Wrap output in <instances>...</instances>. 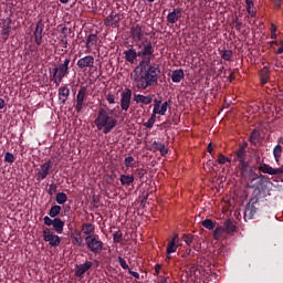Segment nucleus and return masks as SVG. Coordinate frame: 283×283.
<instances>
[{
	"label": "nucleus",
	"mask_w": 283,
	"mask_h": 283,
	"mask_svg": "<svg viewBox=\"0 0 283 283\" xmlns=\"http://www.w3.org/2000/svg\"><path fill=\"white\" fill-rule=\"evenodd\" d=\"M134 163H136V160L132 156H128L124 159L125 167H134Z\"/></svg>",
	"instance_id": "nucleus-41"
},
{
	"label": "nucleus",
	"mask_w": 283,
	"mask_h": 283,
	"mask_svg": "<svg viewBox=\"0 0 283 283\" xmlns=\"http://www.w3.org/2000/svg\"><path fill=\"white\" fill-rule=\"evenodd\" d=\"M235 28H237V30H241L242 29V22L240 21V20H235Z\"/></svg>",
	"instance_id": "nucleus-58"
},
{
	"label": "nucleus",
	"mask_w": 283,
	"mask_h": 283,
	"mask_svg": "<svg viewBox=\"0 0 283 283\" xmlns=\"http://www.w3.org/2000/svg\"><path fill=\"white\" fill-rule=\"evenodd\" d=\"M106 101L109 103V105H114L116 103L115 97L113 94H107L106 95Z\"/></svg>",
	"instance_id": "nucleus-51"
},
{
	"label": "nucleus",
	"mask_w": 283,
	"mask_h": 283,
	"mask_svg": "<svg viewBox=\"0 0 283 283\" xmlns=\"http://www.w3.org/2000/svg\"><path fill=\"white\" fill-rule=\"evenodd\" d=\"M182 17V9L175 8L170 13L167 15V22L168 23H176L178 19Z\"/></svg>",
	"instance_id": "nucleus-17"
},
{
	"label": "nucleus",
	"mask_w": 283,
	"mask_h": 283,
	"mask_svg": "<svg viewBox=\"0 0 283 283\" xmlns=\"http://www.w3.org/2000/svg\"><path fill=\"white\" fill-rule=\"evenodd\" d=\"M44 224L46 227H52L54 224V220H52L50 217H44Z\"/></svg>",
	"instance_id": "nucleus-52"
},
{
	"label": "nucleus",
	"mask_w": 283,
	"mask_h": 283,
	"mask_svg": "<svg viewBox=\"0 0 283 283\" xmlns=\"http://www.w3.org/2000/svg\"><path fill=\"white\" fill-rule=\"evenodd\" d=\"M53 229L56 233H63V228L65 227V222L61 220V218L53 219Z\"/></svg>",
	"instance_id": "nucleus-24"
},
{
	"label": "nucleus",
	"mask_w": 283,
	"mask_h": 283,
	"mask_svg": "<svg viewBox=\"0 0 283 283\" xmlns=\"http://www.w3.org/2000/svg\"><path fill=\"white\" fill-rule=\"evenodd\" d=\"M67 32H69L67 27H63L61 30L60 39H67Z\"/></svg>",
	"instance_id": "nucleus-49"
},
{
	"label": "nucleus",
	"mask_w": 283,
	"mask_h": 283,
	"mask_svg": "<svg viewBox=\"0 0 283 283\" xmlns=\"http://www.w3.org/2000/svg\"><path fill=\"white\" fill-rule=\"evenodd\" d=\"M224 160H226V156L220 154L219 158L217 159V163H219V165H224Z\"/></svg>",
	"instance_id": "nucleus-54"
},
{
	"label": "nucleus",
	"mask_w": 283,
	"mask_h": 283,
	"mask_svg": "<svg viewBox=\"0 0 283 283\" xmlns=\"http://www.w3.org/2000/svg\"><path fill=\"white\" fill-rule=\"evenodd\" d=\"M151 101H154V97L151 95H140V94H135L134 95V102L137 104L142 105H150Z\"/></svg>",
	"instance_id": "nucleus-20"
},
{
	"label": "nucleus",
	"mask_w": 283,
	"mask_h": 283,
	"mask_svg": "<svg viewBox=\"0 0 283 283\" xmlns=\"http://www.w3.org/2000/svg\"><path fill=\"white\" fill-rule=\"evenodd\" d=\"M130 36L133 41L138 45V43H140V41H143L145 38V27L140 24H134L130 28Z\"/></svg>",
	"instance_id": "nucleus-9"
},
{
	"label": "nucleus",
	"mask_w": 283,
	"mask_h": 283,
	"mask_svg": "<svg viewBox=\"0 0 283 283\" xmlns=\"http://www.w3.org/2000/svg\"><path fill=\"white\" fill-rule=\"evenodd\" d=\"M96 228L94 227V223H83L82 231L84 235H94V231Z\"/></svg>",
	"instance_id": "nucleus-25"
},
{
	"label": "nucleus",
	"mask_w": 283,
	"mask_h": 283,
	"mask_svg": "<svg viewBox=\"0 0 283 283\" xmlns=\"http://www.w3.org/2000/svg\"><path fill=\"white\" fill-rule=\"evenodd\" d=\"M124 56L127 63H136V60L138 59V52L136 51V49L130 48L124 51Z\"/></svg>",
	"instance_id": "nucleus-18"
},
{
	"label": "nucleus",
	"mask_w": 283,
	"mask_h": 283,
	"mask_svg": "<svg viewBox=\"0 0 283 283\" xmlns=\"http://www.w3.org/2000/svg\"><path fill=\"white\" fill-rule=\"evenodd\" d=\"M129 275H133V277H135L136 280L140 279V274H138V272H134L132 270L128 271Z\"/></svg>",
	"instance_id": "nucleus-55"
},
{
	"label": "nucleus",
	"mask_w": 283,
	"mask_h": 283,
	"mask_svg": "<svg viewBox=\"0 0 283 283\" xmlns=\"http://www.w3.org/2000/svg\"><path fill=\"white\" fill-rule=\"evenodd\" d=\"M185 78V71L182 69H178L172 71L171 73V81L172 83H180Z\"/></svg>",
	"instance_id": "nucleus-23"
},
{
	"label": "nucleus",
	"mask_w": 283,
	"mask_h": 283,
	"mask_svg": "<svg viewBox=\"0 0 283 283\" xmlns=\"http://www.w3.org/2000/svg\"><path fill=\"white\" fill-rule=\"evenodd\" d=\"M120 23V14L112 12L105 20L104 24L108 28H118Z\"/></svg>",
	"instance_id": "nucleus-14"
},
{
	"label": "nucleus",
	"mask_w": 283,
	"mask_h": 283,
	"mask_svg": "<svg viewBox=\"0 0 283 283\" xmlns=\"http://www.w3.org/2000/svg\"><path fill=\"white\" fill-rule=\"evenodd\" d=\"M85 244L91 253L98 254L103 251V241H101V238L98 234H91L85 238Z\"/></svg>",
	"instance_id": "nucleus-6"
},
{
	"label": "nucleus",
	"mask_w": 283,
	"mask_h": 283,
	"mask_svg": "<svg viewBox=\"0 0 283 283\" xmlns=\"http://www.w3.org/2000/svg\"><path fill=\"white\" fill-rule=\"evenodd\" d=\"M61 213V206H52L49 212L50 218H56Z\"/></svg>",
	"instance_id": "nucleus-35"
},
{
	"label": "nucleus",
	"mask_w": 283,
	"mask_h": 283,
	"mask_svg": "<svg viewBox=\"0 0 283 283\" xmlns=\"http://www.w3.org/2000/svg\"><path fill=\"white\" fill-rule=\"evenodd\" d=\"M136 174H137V178L143 180V178H145V175H147V170H145V169H137Z\"/></svg>",
	"instance_id": "nucleus-48"
},
{
	"label": "nucleus",
	"mask_w": 283,
	"mask_h": 283,
	"mask_svg": "<svg viewBox=\"0 0 283 283\" xmlns=\"http://www.w3.org/2000/svg\"><path fill=\"white\" fill-rule=\"evenodd\" d=\"M70 97V88L67 86H61L59 88V101L62 105H65L67 98Z\"/></svg>",
	"instance_id": "nucleus-21"
},
{
	"label": "nucleus",
	"mask_w": 283,
	"mask_h": 283,
	"mask_svg": "<svg viewBox=\"0 0 283 283\" xmlns=\"http://www.w3.org/2000/svg\"><path fill=\"white\" fill-rule=\"evenodd\" d=\"M167 280L168 279L166 276H163V275L157 276V282L158 283H169Z\"/></svg>",
	"instance_id": "nucleus-53"
},
{
	"label": "nucleus",
	"mask_w": 283,
	"mask_h": 283,
	"mask_svg": "<svg viewBox=\"0 0 283 283\" xmlns=\"http://www.w3.org/2000/svg\"><path fill=\"white\" fill-rule=\"evenodd\" d=\"M52 167H53L52 160H48L44 164H42L38 171L36 180L39 181L45 180V178H48V176L52 174Z\"/></svg>",
	"instance_id": "nucleus-10"
},
{
	"label": "nucleus",
	"mask_w": 283,
	"mask_h": 283,
	"mask_svg": "<svg viewBox=\"0 0 283 283\" xmlns=\"http://www.w3.org/2000/svg\"><path fill=\"white\" fill-rule=\"evenodd\" d=\"M237 160L239 163L241 175L247 184L255 182L259 178H262V175L258 176V174L251 169V166H249V161H247V150H244V148H239L237 150Z\"/></svg>",
	"instance_id": "nucleus-4"
},
{
	"label": "nucleus",
	"mask_w": 283,
	"mask_h": 283,
	"mask_svg": "<svg viewBox=\"0 0 283 283\" xmlns=\"http://www.w3.org/2000/svg\"><path fill=\"white\" fill-rule=\"evenodd\" d=\"M118 262H119V265L122 266V269H129V265L127 264V261H125V259H123V256H118Z\"/></svg>",
	"instance_id": "nucleus-46"
},
{
	"label": "nucleus",
	"mask_w": 283,
	"mask_h": 283,
	"mask_svg": "<svg viewBox=\"0 0 283 283\" xmlns=\"http://www.w3.org/2000/svg\"><path fill=\"white\" fill-rule=\"evenodd\" d=\"M233 57V51L231 50H224L222 51L221 59L224 61H230Z\"/></svg>",
	"instance_id": "nucleus-38"
},
{
	"label": "nucleus",
	"mask_w": 283,
	"mask_h": 283,
	"mask_svg": "<svg viewBox=\"0 0 283 283\" xmlns=\"http://www.w3.org/2000/svg\"><path fill=\"white\" fill-rule=\"evenodd\" d=\"M167 107H169V102H164L160 106V104L154 105V114H159V116H165L167 114Z\"/></svg>",
	"instance_id": "nucleus-22"
},
{
	"label": "nucleus",
	"mask_w": 283,
	"mask_h": 283,
	"mask_svg": "<svg viewBox=\"0 0 283 283\" xmlns=\"http://www.w3.org/2000/svg\"><path fill=\"white\" fill-rule=\"evenodd\" d=\"M113 241L115 242V244H119V242H123V232L120 230L113 233Z\"/></svg>",
	"instance_id": "nucleus-37"
},
{
	"label": "nucleus",
	"mask_w": 283,
	"mask_h": 283,
	"mask_svg": "<svg viewBox=\"0 0 283 283\" xmlns=\"http://www.w3.org/2000/svg\"><path fill=\"white\" fill-rule=\"evenodd\" d=\"M56 189H59L56 184H51L48 190L49 196H54V193H56Z\"/></svg>",
	"instance_id": "nucleus-44"
},
{
	"label": "nucleus",
	"mask_w": 283,
	"mask_h": 283,
	"mask_svg": "<svg viewBox=\"0 0 283 283\" xmlns=\"http://www.w3.org/2000/svg\"><path fill=\"white\" fill-rule=\"evenodd\" d=\"M60 43L62 44V48L67 50V39H60Z\"/></svg>",
	"instance_id": "nucleus-56"
},
{
	"label": "nucleus",
	"mask_w": 283,
	"mask_h": 283,
	"mask_svg": "<svg viewBox=\"0 0 283 283\" xmlns=\"http://www.w3.org/2000/svg\"><path fill=\"white\" fill-rule=\"evenodd\" d=\"M77 67L83 71L87 70V67H94V56L85 55L84 57L80 59L77 61Z\"/></svg>",
	"instance_id": "nucleus-13"
},
{
	"label": "nucleus",
	"mask_w": 283,
	"mask_h": 283,
	"mask_svg": "<svg viewBox=\"0 0 283 283\" xmlns=\"http://www.w3.org/2000/svg\"><path fill=\"white\" fill-rule=\"evenodd\" d=\"M112 114H114V111L99 108L97 113V117L95 119V125L98 129V132H103V134H109L116 125H118V120L114 117H112Z\"/></svg>",
	"instance_id": "nucleus-3"
},
{
	"label": "nucleus",
	"mask_w": 283,
	"mask_h": 283,
	"mask_svg": "<svg viewBox=\"0 0 283 283\" xmlns=\"http://www.w3.org/2000/svg\"><path fill=\"white\" fill-rule=\"evenodd\" d=\"M177 249H178V245H176L175 241H170L168 243V247H167V255H168V258H171L169 255H171V253H176Z\"/></svg>",
	"instance_id": "nucleus-34"
},
{
	"label": "nucleus",
	"mask_w": 283,
	"mask_h": 283,
	"mask_svg": "<svg viewBox=\"0 0 283 283\" xmlns=\"http://www.w3.org/2000/svg\"><path fill=\"white\" fill-rule=\"evenodd\" d=\"M45 29V24L43 23V19H40L36 22V27L34 30V42L35 45H41V43H43V30Z\"/></svg>",
	"instance_id": "nucleus-11"
},
{
	"label": "nucleus",
	"mask_w": 283,
	"mask_h": 283,
	"mask_svg": "<svg viewBox=\"0 0 283 283\" xmlns=\"http://www.w3.org/2000/svg\"><path fill=\"white\" fill-rule=\"evenodd\" d=\"M249 189H254L252 198L247 203L244 211V220H253L255 213H258V208L255 206L262 198H266V191L269 190V185H273L269 176L261 175L258 181H248Z\"/></svg>",
	"instance_id": "nucleus-2"
},
{
	"label": "nucleus",
	"mask_w": 283,
	"mask_h": 283,
	"mask_svg": "<svg viewBox=\"0 0 283 283\" xmlns=\"http://www.w3.org/2000/svg\"><path fill=\"white\" fill-rule=\"evenodd\" d=\"M281 6H282V0H274V8H276V10H279Z\"/></svg>",
	"instance_id": "nucleus-57"
},
{
	"label": "nucleus",
	"mask_w": 283,
	"mask_h": 283,
	"mask_svg": "<svg viewBox=\"0 0 283 283\" xmlns=\"http://www.w3.org/2000/svg\"><path fill=\"white\" fill-rule=\"evenodd\" d=\"M137 48L139 50L137 53L142 61L135 69V75H132V81L137 90H147V87L158 85L160 65L151 64V56H154V45L151 42H139Z\"/></svg>",
	"instance_id": "nucleus-1"
},
{
	"label": "nucleus",
	"mask_w": 283,
	"mask_h": 283,
	"mask_svg": "<svg viewBox=\"0 0 283 283\" xmlns=\"http://www.w3.org/2000/svg\"><path fill=\"white\" fill-rule=\"evenodd\" d=\"M226 233L227 232H226L223 226L217 227L213 231V240H222L224 238Z\"/></svg>",
	"instance_id": "nucleus-26"
},
{
	"label": "nucleus",
	"mask_w": 283,
	"mask_h": 283,
	"mask_svg": "<svg viewBox=\"0 0 283 283\" xmlns=\"http://www.w3.org/2000/svg\"><path fill=\"white\" fill-rule=\"evenodd\" d=\"M71 239L75 247H85V243H83V237H81V234L76 235V234L72 233Z\"/></svg>",
	"instance_id": "nucleus-30"
},
{
	"label": "nucleus",
	"mask_w": 283,
	"mask_h": 283,
	"mask_svg": "<svg viewBox=\"0 0 283 283\" xmlns=\"http://www.w3.org/2000/svg\"><path fill=\"white\" fill-rule=\"evenodd\" d=\"M280 174H283V166L280 168H272V176H280Z\"/></svg>",
	"instance_id": "nucleus-50"
},
{
	"label": "nucleus",
	"mask_w": 283,
	"mask_h": 283,
	"mask_svg": "<svg viewBox=\"0 0 283 283\" xmlns=\"http://www.w3.org/2000/svg\"><path fill=\"white\" fill-rule=\"evenodd\" d=\"M4 163H14V155H12V153H6L4 154Z\"/></svg>",
	"instance_id": "nucleus-43"
},
{
	"label": "nucleus",
	"mask_w": 283,
	"mask_h": 283,
	"mask_svg": "<svg viewBox=\"0 0 283 283\" xmlns=\"http://www.w3.org/2000/svg\"><path fill=\"white\" fill-rule=\"evenodd\" d=\"M276 54H283V46L277 49Z\"/></svg>",
	"instance_id": "nucleus-64"
},
{
	"label": "nucleus",
	"mask_w": 283,
	"mask_h": 283,
	"mask_svg": "<svg viewBox=\"0 0 283 283\" xmlns=\"http://www.w3.org/2000/svg\"><path fill=\"white\" fill-rule=\"evenodd\" d=\"M256 140H258V132L253 130V132L251 133V136H250V143H251L252 145H255Z\"/></svg>",
	"instance_id": "nucleus-47"
},
{
	"label": "nucleus",
	"mask_w": 283,
	"mask_h": 283,
	"mask_svg": "<svg viewBox=\"0 0 283 283\" xmlns=\"http://www.w3.org/2000/svg\"><path fill=\"white\" fill-rule=\"evenodd\" d=\"M261 83L262 85H266V83H269V73L266 72L261 73Z\"/></svg>",
	"instance_id": "nucleus-45"
},
{
	"label": "nucleus",
	"mask_w": 283,
	"mask_h": 283,
	"mask_svg": "<svg viewBox=\"0 0 283 283\" xmlns=\"http://www.w3.org/2000/svg\"><path fill=\"white\" fill-rule=\"evenodd\" d=\"M155 123H156V115H151V117L147 120V123L144 124V127H147V129H151Z\"/></svg>",
	"instance_id": "nucleus-39"
},
{
	"label": "nucleus",
	"mask_w": 283,
	"mask_h": 283,
	"mask_svg": "<svg viewBox=\"0 0 283 283\" xmlns=\"http://www.w3.org/2000/svg\"><path fill=\"white\" fill-rule=\"evenodd\" d=\"M12 30V20L7 19L2 22V30H1V36L3 42L8 41L10 38V31Z\"/></svg>",
	"instance_id": "nucleus-15"
},
{
	"label": "nucleus",
	"mask_w": 283,
	"mask_h": 283,
	"mask_svg": "<svg viewBox=\"0 0 283 283\" xmlns=\"http://www.w3.org/2000/svg\"><path fill=\"white\" fill-rule=\"evenodd\" d=\"M223 230L228 235H234L235 231H238V227L231 219H228L223 222Z\"/></svg>",
	"instance_id": "nucleus-19"
},
{
	"label": "nucleus",
	"mask_w": 283,
	"mask_h": 283,
	"mask_svg": "<svg viewBox=\"0 0 283 283\" xmlns=\"http://www.w3.org/2000/svg\"><path fill=\"white\" fill-rule=\"evenodd\" d=\"M129 105H132V91L129 88H125L122 92L120 107L124 112H127V109H129Z\"/></svg>",
	"instance_id": "nucleus-12"
},
{
	"label": "nucleus",
	"mask_w": 283,
	"mask_h": 283,
	"mask_svg": "<svg viewBox=\"0 0 283 283\" xmlns=\"http://www.w3.org/2000/svg\"><path fill=\"white\" fill-rule=\"evenodd\" d=\"M208 154H213V146L211 143L208 145Z\"/></svg>",
	"instance_id": "nucleus-61"
},
{
	"label": "nucleus",
	"mask_w": 283,
	"mask_h": 283,
	"mask_svg": "<svg viewBox=\"0 0 283 283\" xmlns=\"http://www.w3.org/2000/svg\"><path fill=\"white\" fill-rule=\"evenodd\" d=\"M182 240L188 247H191V243L193 242V234H184Z\"/></svg>",
	"instance_id": "nucleus-40"
},
{
	"label": "nucleus",
	"mask_w": 283,
	"mask_h": 283,
	"mask_svg": "<svg viewBox=\"0 0 283 283\" xmlns=\"http://www.w3.org/2000/svg\"><path fill=\"white\" fill-rule=\"evenodd\" d=\"M72 67H74V61L72 62L71 55H67L64 60L60 59V63L53 69V81L56 87H59L63 78L70 74Z\"/></svg>",
	"instance_id": "nucleus-5"
},
{
	"label": "nucleus",
	"mask_w": 283,
	"mask_h": 283,
	"mask_svg": "<svg viewBox=\"0 0 283 283\" xmlns=\"http://www.w3.org/2000/svg\"><path fill=\"white\" fill-rule=\"evenodd\" d=\"M98 43V36L94 33H91L86 39V48L90 50L92 45H96Z\"/></svg>",
	"instance_id": "nucleus-27"
},
{
	"label": "nucleus",
	"mask_w": 283,
	"mask_h": 283,
	"mask_svg": "<svg viewBox=\"0 0 283 283\" xmlns=\"http://www.w3.org/2000/svg\"><path fill=\"white\" fill-rule=\"evenodd\" d=\"M119 182L123 186H129L134 182V176L133 175H120Z\"/></svg>",
	"instance_id": "nucleus-28"
},
{
	"label": "nucleus",
	"mask_w": 283,
	"mask_h": 283,
	"mask_svg": "<svg viewBox=\"0 0 283 283\" xmlns=\"http://www.w3.org/2000/svg\"><path fill=\"white\" fill-rule=\"evenodd\" d=\"M3 107H6V101L0 98V109H3Z\"/></svg>",
	"instance_id": "nucleus-62"
},
{
	"label": "nucleus",
	"mask_w": 283,
	"mask_h": 283,
	"mask_svg": "<svg viewBox=\"0 0 283 283\" xmlns=\"http://www.w3.org/2000/svg\"><path fill=\"white\" fill-rule=\"evenodd\" d=\"M43 240L44 242H49L50 247H59L61 244V238L54 234L50 228L43 230Z\"/></svg>",
	"instance_id": "nucleus-7"
},
{
	"label": "nucleus",
	"mask_w": 283,
	"mask_h": 283,
	"mask_svg": "<svg viewBox=\"0 0 283 283\" xmlns=\"http://www.w3.org/2000/svg\"><path fill=\"white\" fill-rule=\"evenodd\" d=\"M273 156L276 163H280V156H282V146L276 145L273 149Z\"/></svg>",
	"instance_id": "nucleus-36"
},
{
	"label": "nucleus",
	"mask_w": 283,
	"mask_h": 283,
	"mask_svg": "<svg viewBox=\"0 0 283 283\" xmlns=\"http://www.w3.org/2000/svg\"><path fill=\"white\" fill-rule=\"evenodd\" d=\"M93 263L91 261H86L83 264L76 265L75 268V275L76 277H83V275H85V273H87V271H90V269H92Z\"/></svg>",
	"instance_id": "nucleus-16"
},
{
	"label": "nucleus",
	"mask_w": 283,
	"mask_h": 283,
	"mask_svg": "<svg viewBox=\"0 0 283 283\" xmlns=\"http://www.w3.org/2000/svg\"><path fill=\"white\" fill-rule=\"evenodd\" d=\"M190 271L191 273H196V271H198V269L196 268V264L190 265Z\"/></svg>",
	"instance_id": "nucleus-63"
},
{
	"label": "nucleus",
	"mask_w": 283,
	"mask_h": 283,
	"mask_svg": "<svg viewBox=\"0 0 283 283\" xmlns=\"http://www.w3.org/2000/svg\"><path fill=\"white\" fill-rule=\"evenodd\" d=\"M250 3H251V6H250V8H249V3H247V12H248V14H250V17H255V11L253 10V6H254V3H253V0H250Z\"/></svg>",
	"instance_id": "nucleus-42"
},
{
	"label": "nucleus",
	"mask_w": 283,
	"mask_h": 283,
	"mask_svg": "<svg viewBox=\"0 0 283 283\" xmlns=\"http://www.w3.org/2000/svg\"><path fill=\"white\" fill-rule=\"evenodd\" d=\"M160 269H161L160 264L155 265L156 275H158L160 273Z\"/></svg>",
	"instance_id": "nucleus-60"
},
{
	"label": "nucleus",
	"mask_w": 283,
	"mask_h": 283,
	"mask_svg": "<svg viewBox=\"0 0 283 283\" xmlns=\"http://www.w3.org/2000/svg\"><path fill=\"white\" fill-rule=\"evenodd\" d=\"M259 171H262V174H269V176H273V167H271L269 164H262L259 166Z\"/></svg>",
	"instance_id": "nucleus-32"
},
{
	"label": "nucleus",
	"mask_w": 283,
	"mask_h": 283,
	"mask_svg": "<svg viewBox=\"0 0 283 283\" xmlns=\"http://www.w3.org/2000/svg\"><path fill=\"white\" fill-rule=\"evenodd\" d=\"M153 147H154V149H157V151H160L161 156H166V154L168 153L165 144H163L160 142H154Z\"/></svg>",
	"instance_id": "nucleus-29"
},
{
	"label": "nucleus",
	"mask_w": 283,
	"mask_h": 283,
	"mask_svg": "<svg viewBox=\"0 0 283 283\" xmlns=\"http://www.w3.org/2000/svg\"><path fill=\"white\" fill-rule=\"evenodd\" d=\"M247 147H249V144L244 142L242 145L239 146V149H243L247 151Z\"/></svg>",
	"instance_id": "nucleus-59"
},
{
	"label": "nucleus",
	"mask_w": 283,
	"mask_h": 283,
	"mask_svg": "<svg viewBox=\"0 0 283 283\" xmlns=\"http://www.w3.org/2000/svg\"><path fill=\"white\" fill-rule=\"evenodd\" d=\"M202 227L205 229H208L209 231H213L216 229V222L211 219H206L201 222Z\"/></svg>",
	"instance_id": "nucleus-31"
},
{
	"label": "nucleus",
	"mask_w": 283,
	"mask_h": 283,
	"mask_svg": "<svg viewBox=\"0 0 283 283\" xmlns=\"http://www.w3.org/2000/svg\"><path fill=\"white\" fill-rule=\"evenodd\" d=\"M86 98H87V86H81L76 95L75 109L77 113L83 112V107L85 106Z\"/></svg>",
	"instance_id": "nucleus-8"
},
{
	"label": "nucleus",
	"mask_w": 283,
	"mask_h": 283,
	"mask_svg": "<svg viewBox=\"0 0 283 283\" xmlns=\"http://www.w3.org/2000/svg\"><path fill=\"white\" fill-rule=\"evenodd\" d=\"M57 205H65L67 202V195L65 192H59L55 197Z\"/></svg>",
	"instance_id": "nucleus-33"
}]
</instances>
